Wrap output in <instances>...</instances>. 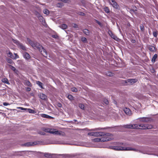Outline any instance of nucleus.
Segmentation results:
<instances>
[{
	"label": "nucleus",
	"instance_id": "1",
	"mask_svg": "<svg viewBox=\"0 0 158 158\" xmlns=\"http://www.w3.org/2000/svg\"><path fill=\"white\" fill-rule=\"evenodd\" d=\"M27 41L30 44L34 49H38L41 52V54L45 57H47L48 56V53L46 50L39 43L33 41L30 39H27Z\"/></svg>",
	"mask_w": 158,
	"mask_h": 158
},
{
	"label": "nucleus",
	"instance_id": "2",
	"mask_svg": "<svg viewBox=\"0 0 158 158\" xmlns=\"http://www.w3.org/2000/svg\"><path fill=\"white\" fill-rule=\"evenodd\" d=\"M151 127H148V124H127L124 126L126 128H133L135 129H149L152 128V126H150Z\"/></svg>",
	"mask_w": 158,
	"mask_h": 158
},
{
	"label": "nucleus",
	"instance_id": "3",
	"mask_svg": "<svg viewBox=\"0 0 158 158\" xmlns=\"http://www.w3.org/2000/svg\"><path fill=\"white\" fill-rule=\"evenodd\" d=\"M111 148L115 150L121 151H136V149L131 147H122L121 146H114L110 147Z\"/></svg>",
	"mask_w": 158,
	"mask_h": 158
},
{
	"label": "nucleus",
	"instance_id": "4",
	"mask_svg": "<svg viewBox=\"0 0 158 158\" xmlns=\"http://www.w3.org/2000/svg\"><path fill=\"white\" fill-rule=\"evenodd\" d=\"M94 140L96 142L101 141L102 142H107L110 141L111 140V139L109 137L102 138L101 139L96 138L94 139Z\"/></svg>",
	"mask_w": 158,
	"mask_h": 158
},
{
	"label": "nucleus",
	"instance_id": "5",
	"mask_svg": "<svg viewBox=\"0 0 158 158\" xmlns=\"http://www.w3.org/2000/svg\"><path fill=\"white\" fill-rule=\"evenodd\" d=\"M137 81V79H128L125 81V85H132L135 83Z\"/></svg>",
	"mask_w": 158,
	"mask_h": 158
},
{
	"label": "nucleus",
	"instance_id": "6",
	"mask_svg": "<svg viewBox=\"0 0 158 158\" xmlns=\"http://www.w3.org/2000/svg\"><path fill=\"white\" fill-rule=\"evenodd\" d=\"M110 134L108 133H104L101 132H94V136H107L109 135Z\"/></svg>",
	"mask_w": 158,
	"mask_h": 158
},
{
	"label": "nucleus",
	"instance_id": "7",
	"mask_svg": "<svg viewBox=\"0 0 158 158\" xmlns=\"http://www.w3.org/2000/svg\"><path fill=\"white\" fill-rule=\"evenodd\" d=\"M110 2L112 6L114 8L116 9H119V6L117 3L114 0H110Z\"/></svg>",
	"mask_w": 158,
	"mask_h": 158
},
{
	"label": "nucleus",
	"instance_id": "8",
	"mask_svg": "<svg viewBox=\"0 0 158 158\" xmlns=\"http://www.w3.org/2000/svg\"><path fill=\"white\" fill-rule=\"evenodd\" d=\"M52 134H54L57 135H64L65 134L64 132L60 131H56V129H54Z\"/></svg>",
	"mask_w": 158,
	"mask_h": 158
},
{
	"label": "nucleus",
	"instance_id": "9",
	"mask_svg": "<svg viewBox=\"0 0 158 158\" xmlns=\"http://www.w3.org/2000/svg\"><path fill=\"white\" fill-rule=\"evenodd\" d=\"M39 143V142H29L25 143L24 145L27 147L36 145Z\"/></svg>",
	"mask_w": 158,
	"mask_h": 158
},
{
	"label": "nucleus",
	"instance_id": "10",
	"mask_svg": "<svg viewBox=\"0 0 158 158\" xmlns=\"http://www.w3.org/2000/svg\"><path fill=\"white\" fill-rule=\"evenodd\" d=\"M18 109H20L22 110H27L30 113H35V110H32L31 109H27V108H24L22 107H18L17 108Z\"/></svg>",
	"mask_w": 158,
	"mask_h": 158
},
{
	"label": "nucleus",
	"instance_id": "11",
	"mask_svg": "<svg viewBox=\"0 0 158 158\" xmlns=\"http://www.w3.org/2000/svg\"><path fill=\"white\" fill-rule=\"evenodd\" d=\"M42 130L44 132L52 134V133H53L52 131H53V130H54V129L43 128H42Z\"/></svg>",
	"mask_w": 158,
	"mask_h": 158
},
{
	"label": "nucleus",
	"instance_id": "12",
	"mask_svg": "<svg viewBox=\"0 0 158 158\" xmlns=\"http://www.w3.org/2000/svg\"><path fill=\"white\" fill-rule=\"evenodd\" d=\"M23 57L26 60H28L31 58V56L30 55L26 52H23Z\"/></svg>",
	"mask_w": 158,
	"mask_h": 158
},
{
	"label": "nucleus",
	"instance_id": "13",
	"mask_svg": "<svg viewBox=\"0 0 158 158\" xmlns=\"http://www.w3.org/2000/svg\"><path fill=\"white\" fill-rule=\"evenodd\" d=\"M38 96L41 99L44 100H46L47 98V96L43 93L39 94Z\"/></svg>",
	"mask_w": 158,
	"mask_h": 158
},
{
	"label": "nucleus",
	"instance_id": "14",
	"mask_svg": "<svg viewBox=\"0 0 158 158\" xmlns=\"http://www.w3.org/2000/svg\"><path fill=\"white\" fill-rule=\"evenodd\" d=\"M125 113L127 115H130L131 114V111L130 110L127 108H125L124 109Z\"/></svg>",
	"mask_w": 158,
	"mask_h": 158
},
{
	"label": "nucleus",
	"instance_id": "15",
	"mask_svg": "<svg viewBox=\"0 0 158 158\" xmlns=\"http://www.w3.org/2000/svg\"><path fill=\"white\" fill-rule=\"evenodd\" d=\"M40 116L43 118H50V119H52L53 118V117H52L48 115L47 114H40Z\"/></svg>",
	"mask_w": 158,
	"mask_h": 158
},
{
	"label": "nucleus",
	"instance_id": "16",
	"mask_svg": "<svg viewBox=\"0 0 158 158\" xmlns=\"http://www.w3.org/2000/svg\"><path fill=\"white\" fill-rule=\"evenodd\" d=\"M141 121L147 122L150 121L149 118H148L143 117L140 118Z\"/></svg>",
	"mask_w": 158,
	"mask_h": 158
},
{
	"label": "nucleus",
	"instance_id": "17",
	"mask_svg": "<svg viewBox=\"0 0 158 158\" xmlns=\"http://www.w3.org/2000/svg\"><path fill=\"white\" fill-rule=\"evenodd\" d=\"M2 81L3 82L7 84L8 85L10 84V83L9 82L8 79L6 78H2Z\"/></svg>",
	"mask_w": 158,
	"mask_h": 158
},
{
	"label": "nucleus",
	"instance_id": "18",
	"mask_svg": "<svg viewBox=\"0 0 158 158\" xmlns=\"http://www.w3.org/2000/svg\"><path fill=\"white\" fill-rule=\"evenodd\" d=\"M157 55L156 54H155L153 56L152 59V63H154L156 59L157 58Z\"/></svg>",
	"mask_w": 158,
	"mask_h": 158
},
{
	"label": "nucleus",
	"instance_id": "19",
	"mask_svg": "<svg viewBox=\"0 0 158 158\" xmlns=\"http://www.w3.org/2000/svg\"><path fill=\"white\" fill-rule=\"evenodd\" d=\"M36 84L41 88V89H44V88L43 87V83L39 81H36Z\"/></svg>",
	"mask_w": 158,
	"mask_h": 158
},
{
	"label": "nucleus",
	"instance_id": "20",
	"mask_svg": "<svg viewBox=\"0 0 158 158\" xmlns=\"http://www.w3.org/2000/svg\"><path fill=\"white\" fill-rule=\"evenodd\" d=\"M19 47H20L21 49L24 51L26 50V48L25 46L22 44L21 43L20 45L18 46Z\"/></svg>",
	"mask_w": 158,
	"mask_h": 158
},
{
	"label": "nucleus",
	"instance_id": "21",
	"mask_svg": "<svg viewBox=\"0 0 158 158\" xmlns=\"http://www.w3.org/2000/svg\"><path fill=\"white\" fill-rule=\"evenodd\" d=\"M12 40L13 42L16 44L18 46L20 45L21 43L18 40L13 39Z\"/></svg>",
	"mask_w": 158,
	"mask_h": 158
},
{
	"label": "nucleus",
	"instance_id": "22",
	"mask_svg": "<svg viewBox=\"0 0 158 158\" xmlns=\"http://www.w3.org/2000/svg\"><path fill=\"white\" fill-rule=\"evenodd\" d=\"M7 55L9 57L13 59L14 56L11 52H9L8 53H7Z\"/></svg>",
	"mask_w": 158,
	"mask_h": 158
},
{
	"label": "nucleus",
	"instance_id": "23",
	"mask_svg": "<svg viewBox=\"0 0 158 158\" xmlns=\"http://www.w3.org/2000/svg\"><path fill=\"white\" fill-rule=\"evenodd\" d=\"M6 61L8 63L11 64H14L12 60L10 58H7L6 59Z\"/></svg>",
	"mask_w": 158,
	"mask_h": 158
},
{
	"label": "nucleus",
	"instance_id": "24",
	"mask_svg": "<svg viewBox=\"0 0 158 158\" xmlns=\"http://www.w3.org/2000/svg\"><path fill=\"white\" fill-rule=\"evenodd\" d=\"M61 28L64 29H66L67 28V26L65 24H62L60 26Z\"/></svg>",
	"mask_w": 158,
	"mask_h": 158
},
{
	"label": "nucleus",
	"instance_id": "25",
	"mask_svg": "<svg viewBox=\"0 0 158 158\" xmlns=\"http://www.w3.org/2000/svg\"><path fill=\"white\" fill-rule=\"evenodd\" d=\"M8 65L9 66V67H10V68L14 72L16 70V69L13 66H12V65H10V64H9Z\"/></svg>",
	"mask_w": 158,
	"mask_h": 158
},
{
	"label": "nucleus",
	"instance_id": "26",
	"mask_svg": "<svg viewBox=\"0 0 158 158\" xmlns=\"http://www.w3.org/2000/svg\"><path fill=\"white\" fill-rule=\"evenodd\" d=\"M25 84L28 86L31 87L32 86V84L29 81H25Z\"/></svg>",
	"mask_w": 158,
	"mask_h": 158
},
{
	"label": "nucleus",
	"instance_id": "27",
	"mask_svg": "<svg viewBox=\"0 0 158 158\" xmlns=\"http://www.w3.org/2000/svg\"><path fill=\"white\" fill-rule=\"evenodd\" d=\"M104 10L106 13H109L110 12V10L109 8L107 7H105L104 8Z\"/></svg>",
	"mask_w": 158,
	"mask_h": 158
},
{
	"label": "nucleus",
	"instance_id": "28",
	"mask_svg": "<svg viewBox=\"0 0 158 158\" xmlns=\"http://www.w3.org/2000/svg\"><path fill=\"white\" fill-rule=\"evenodd\" d=\"M83 32L86 35H89V31L87 29H85L83 31Z\"/></svg>",
	"mask_w": 158,
	"mask_h": 158
},
{
	"label": "nucleus",
	"instance_id": "29",
	"mask_svg": "<svg viewBox=\"0 0 158 158\" xmlns=\"http://www.w3.org/2000/svg\"><path fill=\"white\" fill-rule=\"evenodd\" d=\"M44 156L46 157L50 158L52 157L51 154L47 153H45L44 154Z\"/></svg>",
	"mask_w": 158,
	"mask_h": 158
},
{
	"label": "nucleus",
	"instance_id": "30",
	"mask_svg": "<svg viewBox=\"0 0 158 158\" xmlns=\"http://www.w3.org/2000/svg\"><path fill=\"white\" fill-rule=\"evenodd\" d=\"M96 22L98 23L101 27H102L103 26V24L102 23H101L99 21L97 20H95Z\"/></svg>",
	"mask_w": 158,
	"mask_h": 158
},
{
	"label": "nucleus",
	"instance_id": "31",
	"mask_svg": "<svg viewBox=\"0 0 158 158\" xmlns=\"http://www.w3.org/2000/svg\"><path fill=\"white\" fill-rule=\"evenodd\" d=\"M38 133L41 135H45V133L44 131H39L38 132Z\"/></svg>",
	"mask_w": 158,
	"mask_h": 158
},
{
	"label": "nucleus",
	"instance_id": "32",
	"mask_svg": "<svg viewBox=\"0 0 158 158\" xmlns=\"http://www.w3.org/2000/svg\"><path fill=\"white\" fill-rule=\"evenodd\" d=\"M14 54L15 55V56H14L13 59H16L19 58V56L17 53H14Z\"/></svg>",
	"mask_w": 158,
	"mask_h": 158
},
{
	"label": "nucleus",
	"instance_id": "33",
	"mask_svg": "<svg viewBox=\"0 0 158 158\" xmlns=\"http://www.w3.org/2000/svg\"><path fill=\"white\" fill-rule=\"evenodd\" d=\"M140 28L141 30L142 31H144V27L143 25H141L140 26Z\"/></svg>",
	"mask_w": 158,
	"mask_h": 158
},
{
	"label": "nucleus",
	"instance_id": "34",
	"mask_svg": "<svg viewBox=\"0 0 158 158\" xmlns=\"http://www.w3.org/2000/svg\"><path fill=\"white\" fill-rule=\"evenodd\" d=\"M106 75L108 76L111 77L113 76V73L110 72L108 71L106 73Z\"/></svg>",
	"mask_w": 158,
	"mask_h": 158
},
{
	"label": "nucleus",
	"instance_id": "35",
	"mask_svg": "<svg viewBox=\"0 0 158 158\" xmlns=\"http://www.w3.org/2000/svg\"><path fill=\"white\" fill-rule=\"evenodd\" d=\"M79 106L80 108L82 109H84V106L83 104H80L79 105Z\"/></svg>",
	"mask_w": 158,
	"mask_h": 158
},
{
	"label": "nucleus",
	"instance_id": "36",
	"mask_svg": "<svg viewBox=\"0 0 158 158\" xmlns=\"http://www.w3.org/2000/svg\"><path fill=\"white\" fill-rule=\"evenodd\" d=\"M149 49V50L151 51H153L155 49V48L153 46H150Z\"/></svg>",
	"mask_w": 158,
	"mask_h": 158
},
{
	"label": "nucleus",
	"instance_id": "37",
	"mask_svg": "<svg viewBox=\"0 0 158 158\" xmlns=\"http://www.w3.org/2000/svg\"><path fill=\"white\" fill-rule=\"evenodd\" d=\"M63 5V4L62 3L60 2L58 3L57 4V6L58 7H62V6Z\"/></svg>",
	"mask_w": 158,
	"mask_h": 158
},
{
	"label": "nucleus",
	"instance_id": "38",
	"mask_svg": "<svg viewBox=\"0 0 158 158\" xmlns=\"http://www.w3.org/2000/svg\"><path fill=\"white\" fill-rule=\"evenodd\" d=\"M72 26L74 28H78V25L75 23H73Z\"/></svg>",
	"mask_w": 158,
	"mask_h": 158
},
{
	"label": "nucleus",
	"instance_id": "39",
	"mask_svg": "<svg viewBox=\"0 0 158 158\" xmlns=\"http://www.w3.org/2000/svg\"><path fill=\"white\" fill-rule=\"evenodd\" d=\"M52 37L56 39H58L59 37L57 35H52Z\"/></svg>",
	"mask_w": 158,
	"mask_h": 158
},
{
	"label": "nucleus",
	"instance_id": "40",
	"mask_svg": "<svg viewBox=\"0 0 158 158\" xmlns=\"http://www.w3.org/2000/svg\"><path fill=\"white\" fill-rule=\"evenodd\" d=\"M153 35L154 37H156L157 35V31H153Z\"/></svg>",
	"mask_w": 158,
	"mask_h": 158
},
{
	"label": "nucleus",
	"instance_id": "41",
	"mask_svg": "<svg viewBox=\"0 0 158 158\" xmlns=\"http://www.w3.org/2000/svg\"><path fill=\"white\" fill-rule=\"evenodd\" d=\"M104 129L103 128H96L93 129H92L91 130V131H97L99 130H101V129Z\"/></svg>",
	"mask_w": 158,
	"mask_h": 158
},
{
	"label": "nucleus",
	"instance_id": "42",
	"mask_svg": "<svg viewBox=\"0 0 158 158\" xmlns=\"http://www.w3.org/2000/svg\"><path fill=\"white\" fill-rule=\"evenodd\" d=\"M103 102L104 103L106 104V105H108L109 104V101L107 99H104L103 100Z\"/></svg>",
	"mask_w": 158,
	"mask_h": 158
},
{
	"label": "nucleus",
	"instance_id": "43",
	"mask_svg": "<svg viewBox=\"0 0 158 158\" xmlns=\"http://www.w3.org/2000/svg\"><path fill=\"white\" fill-rule=\"evenodd\" d=\"M48 11V10L46 9L44 10L43 11L44 13L46 15L49 14Z\"/></svg>",
	"mask_w": 158,
	"mask_h": 158
},
{
	"label": "nucleus",
	"instance_id": "44",
	"mask_svg": "<svg viewBox=\"0 0 158 158\" xmlns=\"http://www.w3.org/2000/svg\"><path fill=\"white\" fill-rule=\"evenodd\" d=\"M58 0L59 1L62 2H64V3L68 2L69 1V0Z\"/></svg>",
	"mask_w": 158,
	"mask_h": 158
},
{
	"label": "nucleus",
	"instance_id": "45",
	"mask_svg": "<svg viewBox=\"0 0 158 158\" xmlns=\"http://www.w3.org/2000/svg\"><path fill=\"white\" fill-rule=\"evenodd\" d=\"M68 98L70 100H72L73 99V96L71 95H68Z\"/></svg>",
	"mask_w": 158,
	"mask_h": 158
},
{
	"label": "nucleus",
	"instance_id": "46",
	"mask_svg": "<svg viewBox=\"0 0 158 158\" xmlns=\"http://www.w3.org/2000/svg\"><path fill=\"white\" fill-rule=\"evenodd\" d=\"M81 40H82V41L83 42H86V40H87L84 37L82 38L81 39Z\"/></svg>",
	"mask_w": 158,
	"mask_h": 158
},
{
	"label": "nucleus",
	"instance_id": "47",
	"mask_svg": "<svg viewBox=\"0 0 158 158\" xmlns=\"http://www.w3.org/2000/svg\"><path fill=\"white\" fill-rule=\"evenodd\" d=\"M111 37L114 39L116 40V38H117V37L114 35L112 34V35H110Z\"/></svg>",
	"mask_w": 158,
	"mask_h": 158
},
{
	"label": "nucleus",
	"instance_id": "48",
	"mask_svg": "<svg viewBox=\"0 0 158 158\" xmlns=\"http://www.w3.org/2000/svg\"><path fill=\"white\" fill-rule=\"evenodd\" d=\"M88 135L90 136H94V132H89L88 133Z\"/></svg>",
	"mask_w": 158,
	"mask_h": 158
},
{
	"label": "nucleus",
	"instance_id": "49",
	"mask_svg": "<svg viewBox=\"0 0 158 158\" xmlns=\"http://www.w3.org/2000/svg\"><path fill=\"white\" fill-rule=\"evenodd\" d=\"M57 106L59 107H62V104H61V103H60V102H58L57 104Z\"/></svg>",
	"mask_w": 158,
	"mask_h": 158
},
{
	"label": "nucleus",
	"instance_id": "50",
	"mask_svg": "<svg viewBox=\"0 0 158 158\" xmlns=\"http://www.w3.org/2000/svg\"><path fill=\"white\" fill-rule=\"evenodd\" d=\"M77 89L76 88H72V91L73 92H76L77 91Z\"/></svg>",
	"mask_w": 158,
	"mask_h": 158
},
{
	"label": "nucleus",
	"instance_id": "51",
	"mask_svg": "<svg viewBox=\"0 0 158 158\" xmlns=\"http://www.w3.org/2000/svg\"><path fill=\"white\" fill-rule=\"evenodd\" d=\"M31 88L29 87H27L26 89V90L27 91H30L31 90Z\"/></svg>",
	"mask_w": 158,
	"mask_h": 158
},
{
	"label": "nucleus",
	"instance_id": "52",
	"mask_svg": "<svg viewBox=\"0 0 158 158\" xmlns=\"http://www.w3.org/2000/svg\"><path fill=\"white\" fill-rule=\"evenodd\" d=\"M9 105V104L6 102H4L3 103V105L4 106H6Z\"/></svg>",
	"mask_w": 158,
	"mask_h": 158
},
{
	"label": "nucleus",
	"instance_id": "53",
	"mask_svg": "<svg viewBox=\"0 0 158 158\" xmlns=\"http://www.w3.org/2000/svg\"><path fill=\"white\" fill-rule=\"evenodd\" d=\"M131 42L133 43H134L135 42V40L134 39H132L131 40Z\"/></svg>",
	"mask_w": 158,
	"mask_h": 158
},
{
	"label": "nucleus",
	"instance_id": "54",
	"mask_svg": "<svg viewBox=\"0 0 158 158\" xmlns=\"http://www.w3.org/2000/svg\"><path fill=\"white\" fill-rule=\"evenodd\" d=\"M123 144V143H120L119 144H118L119 145H121Z\"/></svg>",
	"mask_w": 158,
	"mask_h": 158
},
{
	"label": "nucleus",
	"instance_id": "55",
	"mask_svg": "<svg viewBox=\"0 0 158 158\" xmlns=\"http://www.w3.org/2000/svg\"><path fill=\"white\" fill-rule=\"evenodd\" d=\"M82 13L81 15H85V14L84 13Z\"/></svg>",
	"mask_w": 158,
	"mask_h": 158
},
{
	"label": "nucleus",
	"instance_id": "56",
	"mask_svg": "<svg viewBox=\"0 0 158 158\" xmlns=\"http://www.w3.org/2000/svg\"><path fill=\"white\" fill-rule=\"evenodd\" d=\"M74 121H76V120H74Z\"/></svg>",
	"mask_w": 158,
	"mask_h": 158
}]
</instances>
